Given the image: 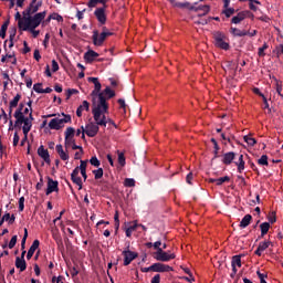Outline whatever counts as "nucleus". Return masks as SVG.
Segmentation results:
<instances>
[{
  "label": "nucleus",
  "instance_id": "nucleus-3",
  "mask_svg": "<svg viewBox=\"0 0 283 283\" xmlns=\"http://www.w3.org/2000/svg\"><path fill=\"white\" fill-rule=\"evenodd\" d=\"M214 45L219 48V50H224L226 52L231 49L229 44V39L223 32L217 31L213 33Z\"/></svg>",
  "mask_w": 283,
  "mask_h": 283
},
{
  "label": "nucleus",
  "instance_id": "nucleus-44",
  "mask_svg": "<svg viewBox=\"0 0 283 283\" xmlns=\"http://www.w3.org/2000/svg\"><path fill=\"white\" fill-rule=\"evenodd\" d=\"M13 116H14L15 120L25 118V115L23 114V112H21V109H17L14 112Z\"/></svg>",
  "mask_w": 283,
  "mask_h": 283
},
{
  "label": "nucleus",
  "instance_id": "nucleus-27",
  "mask_svg": "<svg viewBox=\"0 0 283 283\" xmlns=\"http://www.w3.org/2000/svg\"><path fill=\"white\" fill-rule=\"evenodd\" d=\"M260 229H261V235L259 238H264V235L269 233V229H271V223L263 222L260 224Z\"/></svg>",
  "mask_w": 283,
  "mask_h": 283
},
{
  "label": "nucleus",
  "instance_id": "nucleus-30",
  "mask_svg": "<svg viewBox=\"0 0 283 283\" xmlns=\"http://www.w3.org/2000/svg\"><path fill=\"white\" fill-rule=\"evenodd\" d=\"M235 165L238 167L239 174H242V171L244 169V165H245V163H244V155H240L239 156V160H238V163H235Z\"/></svg>",
  "mask_w": 283,
  "mask_h": 283
},
{
  "label": "nucleus",
  "instance_id": "nucleus-28",
  "mask_svg": "<svg viewBox=\"0 0 283 283\" xmlns=\"http://www.w3.org/2000/svg\"><path fill=\"white\" fill-rule=\"evenodd\" d=\"M230 180H231V177L224 176L218 179H210V182H216V185L220 187L221 185H224V182H229Z\"/></svg>",
  "mask_w": 283,
  "mask_h": 283
},
{
  "label": "nucleus",
  "instance_id": "nucleus-8",
  "mask_svg": "<svg viewBox=\"0 0 283 283\" xmlns=\"http://www.w3.org/2000/svg\"><path fill=\"white\" fill-rule=\"evenodd\" d=\"M43 6V1L34 2V0H31V3L22 12L23 17H32V14H36L39 12V9Z\"/></svg>",
  "mask_w": 283,
  "mask_h": 283
},
{
  "label": "nucleus",
  "instance_id": "nucleus-47",
  "mask_svg": "<svg viewBox=\"0 0 283 283\" xmlns=\"http://www.w3.org/2000/svg\"><path fill=\"white\" fill-rule=\"evenodd\" d=\"M101 91H96L95 88L92 91L91 96L93 97V107H96V96L98 97Z\"/></svg>",
  "mask_w": 283,
  "mask_h": 283
},
{
  "label": "nucleus",
  "instance_id": "nucleus-34",
  "mask_svg": "<svg viewBox=\"0 0 283 283\" xmlns=\"http://www.w3.org/2000/svg\"><path fill=\"white\" fill-rule=\"evenodd\" d=\"M178 8H180L181 10H191L192 12L195 10V6L189 2H179Z\"/></svg>",
  "mask_w": 283,
  "mask_h": 283
},
{
  "label": "nucleus",
  "instance_id": "nucleus-48",
  "mask_svg": "<svg viewBox=\"0 0 283 283\" xmlns=\"http://www.w3.org/2000/svg\"><path fill=\"white\" fill-rule=\"evenodd\" d=\"M91 165H93V167H101V161L98 160V158L96 156H93L90 159Z\"/></svg>",
  "mask_w": 283,
  "mask_h": 283
},
{
  "label": "nucleus",
  "instance_id": "nucleus-58",
  "mask_svg": "<svg viewBox=\"0 0 283 283\" xmlns=\"http://www.w3.org/2000/svg\"><path fill=\"white\" fill-rule=\"evenodd\" d=\"M21 138L19 137V133H14V135H13V147H17V145H19V140H20Z\"/></svg>",
  "mask_w": 283,
  "mask_h": 283
},
{
  "label": "nucleus",
  "instance_id": "nucleus-38",
  "mask_svg": "<svg viewBox=\"0 0 283 283\" xmlns=\"http://www.w3.org/2000/svg\"><path fill=\"white\" fill-rule=\"evenodd\" d=\"M19 101H21V94H17L13 99L9 103L11 107H18Z\"/></svg>",
  "mask_w": 283,
  "mask_h": 283
},
{
  "label": "nucleus",
  "instance_id": "nucleus-59",
  "mask_svg": "<svg viewBox=\"0 0 283 283\" xmlns=\"http://www.w3.org/2000/svg\"><path fill=\"white\" fill-rule=\"evenodd\" d=\"M52 72H59V62L52 60Z\"/></svg>",
  "mask_w": 283,
  "mask_h": 283
},
{
  "label": "nucleus",
  "instance_id": "nucleus-54",
  "mask_svg": "<svg viewBox=\"0 0 283 283\" xmlns=\"http://www.w3.org/2000/svg\"><path fill=\"white\" fill-rule=\"evenodd\" d=\"M77 167L80 168V171L87 170V160H81L80 166Z\"/></svg>",
  "mask_w": 283,
  "mask_h": 283
},
{
  "label": "nucleus",
  "instance_id": "nucleus-50",
  "mask_svg": "<svg viewBox=\"0 0 283 283\" xmlns=\"http://www.w3.org/2000/svg\"><path fill=\"white\" fill-rule=\"evenodd\" d=\"M118 164H119L122 167H125V154H123V153H119V154H118Z\"/></svg>",
  "mask_w": 283,
  "mask_h": 283
},
{
  "label": "nucleus",
  "instance_id": "nucleus-61",
  "mask_svg": "<svg viewBox=\"0 0 283 283\" xmlns=\"http://www.w3.org/2000/svg\"><path fill=\"white\" fill-rule=\"evenodd\" d=\"M25 119H15L14 127H21L25 123Z\"/></svg>",
  "mask_w": 283,
  "mask_h": 283
},
{
  "label": "nucleus",
  "instance_id": "nucleus-56",
  "mask_svg": "<svg viewBox=\"0 0 283 283\" xmlns=\"http://www.w3.org/2000/svg\"><path fill=\"white\" fill-rule=\"evenodd\" d=\"M196 25H207L209 23V20L207 19H199L195 21Z\"/></svg>",
  "mask_w": 283,
  "mask_h": 283
},
{
  "label": "nucleus",
  "instance_id": "nucleus-53",
  "mask_svg": "<svg viewBox=\"0 0 283 283\" xmlns=\"http://www.w3.org/2000/svg\"><path fill=\"white\" fill-rule=\"evenodd\" d=\"M117 103L120 105V108L124 109V114L127 112V104L125 103V99L119 98Z\"/></svg>",
  "mask_w": 283,
  "mask_h": 283
},
{
  "label": "nucleus",
  "instance_id": "nucleus-64",
  "mask_svg": "<svg viewBox=\"0 0 283 283\" xmlns=\"http://www.w3.org/2000/svg\"><path fill=\"white\" fill-rule=\"evenodd\" d=\"M276 54H277V56L283 54V44H280V45L276 46Z\"/></svg>",
  "mask_w": 283,
  "mask_h": 283
},
{
  "label": "nucleus",
  "instance_id": "nucleus-24",
  "mask_svg": "<svg viewBox=\"0 0 283 283\" xmlns=\"http://www.w3.org/2000/svg\"><path fill=\"white\" fill-rule=\"evenodd\" d=\"M230 34H232V36H247L249 34V31L231 27Z\"/></svg>",
  "mask_w": 283,
  "mask_h": 283
},
{
  "label": "nucleus",
  "instance_id": "nucleus-17",
  "mask_svg": "<svg viewBox=\"0 0 283 283\" xmlns=\"http://www.w3.org/2000/svg\"><path fill=\"white\" fill-rule=\"evenodd\" d=\"M247 17H249V11H241L231 19V23H234V25H238L239 23H242V21H244Z\"/></svg>",
  "mask_w": 283,
  "mask_h": 283
},
{
  "label": "nucleus",
  "instance_id": "nucleus-14",
  "mask_svg": "<svg viewBox=\"0 0 283 283\" xmlns=\"http://www.w3.org/2000/svg\"><path fill=\"white\" fill-rule=\"evenodd\" d=\"M80 168L75 167L74 170L71 174V180L74 182V185H77L78 190L83 189V179L78 177Z\"/></svg>",
  "mask_w": 283,
  "mask_h": 283
},
{
  "label": "nucleus",
  "instance_id": "nucleus-41",
  "mask_svg": "<svg viewBox=\"0 0 283 283\" xmlns=\"http://www.w3.org/2000/svg\"><path fill=\"white\" fill-rule=\"evenodd\" d=\"M95 180H101L103 178V168H98L96 170H93Z\"/></svg>",
  "mask_w": 283,
  "mask_h": 283
},
{
  "label": "nucleus",
  "instance_id": "nucleus-25",
  "mask_svg": "<svg viewBox=\"0 0 283 283\" xmlns=\"http://www.w3.org/2000/svg\"><path fill=\"white\" fill-rule=\"evenodd\" d=\"M252 220H253V217H252L251 214H245V216L242 218V220H241L239 227H240L241 229H247V227H249V224H251V221H252Z\"/></svg>",
  "mask_w": 283,
  "mask_h": 283
},
{
  "label": "nucleus",
  "instance_id": "nucleus-29",
  "mask_svg": "<svg viewBox=\"0 0 283 283\" xmlns=\"http://www.w3.org/2000/svg\"><path fill=\"white\" fill-rule=\"evenodd\" d=\"M210 142L213 144V158L212 160H216V158H220L219 151H220V146L218 145V142L216 140V138H211Z\"/></svg>",
  "mask_w": 283,
  "mask_h": 283
},
{
  "label": "nucleus",
  "instance_id": "nucleus-12",
  "mask_svg": "<svg viewBox=\"0 0 283 283\" xmlns=\"http://www.w3.org/2000/svg\"><path fill=\"white\" fill-rule=\"evenodd\" d=\"M114 96H116V93L109 86H106V90L98 94L97 105H101V98L104 99V103H107V101H109V98H114Z\"/></svg>",
  "mask_w": 283,
  "mask_h": 283
},
{
  "label": "nucleus",
  "instance_id": "nucleus-31",
  "mask_svg": "<svg viewBox=\"0 0 283 283\" xmlns=\"http://www.w3.org/2000/svg\"><path fill=\"white\" fill-rule=\"evenodd\" d=\"M221 14H224V17L227 19H231V17H233V14H235V9L234 8H224V10H222Z\"/></svg>",
  "mask_w": 283,
  "mask_h": 283
},
{
  "label": "nucleus",
  "instance_id": "nucleus-42",
  "mask_svg": "<svg viewBox=\"0 0 283 283\" xmlns=\"http://www.w3.org/2000/svg\"><path fill=\"white\" fill-rule=\"evenodd\" d=\"M264 50H269V44L266 42H264V44L262 45V48H259V56H266V53H264Z\"/></svg>",
  "mask_w": 283,
  "mask_h": 283
},
{
  "label": "nucleus",
  "instance_id": "nucleus-16",
  "mask_svg": "<svg viewBox=\"0 0 283 283\" xmlns=\"http://www.w3.org/2000/svg\"><path fill=\"white\" fill-rule=\"evenodd\" d=\"M38 156H40V158H42L44 160V163H46V165H50V163H52L50 160V151H48V149H45V147L43 145H41L38 148Z\"/></svg>",
  "mask_w": 283,
  "mask_h": 283
},
{
  "label": "nucleus",
  "instance_id": "nucleus-18",
  "mask_svg": "<svg viewBox=\"0 0 283 283\" xmlns=\"http://www.w3.org/2000/svg\"><path fill=\"white\" fill-rule=\"evenodd\" d=\"M203 12L199 14V17H206V14H209L211 12V7L209 4H199L198 7L195 6V9H192V12Z\"/></svg>",
  "mask_w": 283,
  "mask_h": 283
},
{
  "label": "nucleus",
  "instance_id": "nucleus-23",
  "mask_svg": "<svg viewBox=\"0 0 283 283\" xmlns=\"http://www.w3.org/2000/svg\"><path fill=\"white\" fill-rule=\"evenodd\" d=\"M101 3L102 8H107V3H109V0H90L87 2L88 8H96Z\"/></svg>",
  "mask_w": 283,
  "mask_h": 283
},
{
  "label": "nucleus",
  "instance_id": "nucleus-33",
  "mask_svg": "<svg viewBox=\"0 0 283 283\" xmlns=\"http://www.w3.org/2000/svg\"><path fill=\"white\" fill-rule=\"evenodd\" d=\"M138 229V223H134L133 226H129L125 231H126V238H132V233Z\"/></svg>",
  "mask_w": 283,
  "mask_h": 283
},
{
  "label": "nucleus",
  "instance_id": "nucleus-49",
  "mask_svg": "<svg viewBox=\"0 0 283 283\" xmlns=\"http://www.w3.org/2000/svg\"><path fill=\"white\" fill-rule=\"evenodd\" d=\"M23 209H25V197L19 199V211H23Z\"/></svg>",
  "mask_w": 283,
  "mask_h": 283
},
{
  "label": "nucleus",
  "instance_id": "nucleus-15",
  "mask_svg": "<svg viewBox=\"0 0 283 283\" xmlns=\"http://www.w3.org/2000/svg\"><path fill=\"white\" fill-rule=\"evenodd\" d=\"M54 191H59V181L48 177V188H46V196H50V193H54Z\"/></svg>",
  "mask_w": 283,
  "mask_h": 283
},
{
  "label": "nucleus",
  "instance_id": "nucleus-5",
  "mask_svg": "<svg viewBox=\"0 0 283 283\" xmlns=\"http://www.w3.org/2000/svg\"><path fill=\"white\" fill-rule=\"evenodd\" d=\"M114 33L113 32H102L98 33V30H94L93 31V44L96 45V48H101V45H103V43H105L107 36H113Z\"/></svg>",
  "mask_w": 283,
  "mask_h": 283
},
{
  "label": "nucleus",
  "instance_id": "nucleus-9",
  "mask_svg": "<svg viewBox=\"0 0 283 283\" xmlns=\"http://www.w3.org/2000/svg\"><path fill=\"white\" fill-rule=\"evenodd\" d=\"M107 7H99L94 11V17L97 19L99 25H105V23H107V13H105Z\"/></svg>",
  "mask_w": 283,
  "mask_h": 283
},
{
  "label": "nucleus",
  "instance_id": "nucleus-6",
  "mask_svg": "<svg viewBox=\"0 0 283 283\" xmlns=\"http://www.w3.org/2000/svg\"><path fill=\"white\" fill-rule=\"evenodd\" d=\"M99 127L101 125L98 124V122H90L88 124H86L84 132L86 136H88V138H94L98 134L101 129Z\"/></svg>",
  "mask_w": 283,
  "mask_h": 283
},
{
  "label": "nucleus",
  "instance_id": "nucleus-10",
  "mask_svg": "<svg viewBox=\"0 0 283 283\" xmlns=\"http://www.w3.org/2000/svg\"><path fill=\"white\" fill-rule=\"evenodd\" d=\"M74 134H76V130L74 129V127H67L65 133H64V145L65 148L67 149V147L72 146V143H74Z\"/></svg>",
  "mask_w": 283,
  "mask_h": 283
},
{
  "label": "nucleus",
  "instance_id": "nucleus-62",
  "mask_svg": "<svg viewBox=\"0 0 283 283\" xmlns=\"http://www.w3.org/2000/svg\"><path fill=\"white\" fill-rule=\"evenodd\" d=\"M85 12H86V9H84L82 11L77 9L76 18L78 19V21H81V19H83V14H85Z\"/></svg>",
  "mask_w": 283,
  "mask_h": 283
},
{
  "label": "nucleus",
  "instance_id": "nucleus-46",
  "mask_svg": "<svg viewBox=\"0 0 283 283\" xmlns=\"http://www.w3.org/2000/svg\"><path fill=\"white\" fill-rule=\"evenodd\" d=\"M43 83H36L33 85V90L34 92H36V94H43Z\"/></svg>",
  "mask_w": 283,
  "mask_h": 283
},
{
  "label": "nucleus",
  "instance_id": "nucleus-7",
  "mask_svg": "<svg viewBox=\"0 0 283 283\" xmlns=\"http://www.w3.org/2000/svg\"><path fill=\"white\" fill-rule=\"evenodd\" d=\"M155 260H157V262H170V260H176V254H169V252H165V250L159 249V251L155 252Z\"/></svg>",
  "mask_w": 283,
  "mask_h": 283
},
{
  "label": "nucleus",
  "instance_id": "nucleus-21",
  "mask_svg": "<svg viewBox=\"0 0 283 283\" xmlns=\"http://www.w3.org/2000/svg\"><path fill=\"white\" fill-rule=\"evenodd\" d=\"M233 160H235V153L229 151V153L223 154L221 163L223 165H231V163H233Z\"/></svg>",
  "mask_w": 283,
  "mask_h": 283
},
{
  "label": "nucleus",
  "instance_id": "nucleus-57",
  "mask_svg": "<svg viewBox=\"0 0 283 283\" xmlns=\"http://www.w3.org/2000/svg\"><path fill=\"white\" fill-rule=\"evenodd\" d=\"M22 127L25 128V129H32V123L30 122V118H27L24 120V124H23Z\"/></svg>",
  "mask_w": 283,
  "mask_h": 283
},
{
  "label": "nucleus",
  "instance_id": "nucleus-63",
  "mask_svg": "<svg viewBox=\"0 0 283 283\" xmlns=\"http://www.w3.org/2000/svg\"><path fill=\"white\" fill-rule=\"evenodd\" d=\"M150 283H160V274H156V275L151 279Z\"/></svg>",
  "mask_w": 283,
  "mask_h": 283
},
{
  "label": "nucleus",
  "instance_id": "nucleus-55",
  "mask_svg": "<svg viewBox=\"0 0 283 283\" xmlns=\"http://www.w3.org/2000/svg\"><path fill=\"white\" fill-rule=\"evenodd\" d=\"M80 107H82V111L85 109V112H90V102L83 101Z\"/></svg>",
  "mask_w": 283,
  "mask_h": 283
},
{
  "label": "nucleus",
  "instance_id": "nucleus-35",
  "mask_svg": "<svg viewBox=\"0 0 283 283\" xmlns=\"http://www.w3.org/2000/svg\"><path fill=\"white\" fill-rule=\"evenodd\" d=\"M243 140H244V143H247L248 145H250V147H253V146H255V145L258 144V140H255V138H253V137H251V136H249V135H245V136L243 137Z\"/></svg>",
  "mask_w": 283,
  "mask_h": 283
},
{
  "label": "nucleus",
  "instance_id": "nucleus-32",
  "mask_svg": "<svg viewBox=\"0 0 283 283\" xmlns=\"http://www.w3.org/2000/svg\"><path fill=\"white\" fill-rule=\"evenodd\" d=\"M231 266H238L240 269L242 266V256L240 255L232 256Z\"/></svg>",
  "mask_w": 283,
  "mask_h": 283
},
{
  "label": "nucleus",
  "instance_id": "nucleus-37",
  "mask_svg": "<svg viewBox=\"0 0 283 283\" xmlns=\"http://www.w3.org/2000/svg\"><path fill=\"white\" fill-rule=\"evenodd\" d=\"M259 165H262L263 167H269V156L262 155L261 158L258 160Z\"/></svg>",
  "mask_w": 283,
  "mask_h": 283
},
{
  "label": "nucleus",
  "instance_id": "nucleus-4",
  "mask_svg": "<svg viewBox=\"0 0 283 283\" xmlns=\"http://www.w3.org/2000/svg\"><path fill=\"white\" fill-rule=\"evenodd\" d=\"M62 116H64V118L56 117L51 119L49 123V128L55 129L56 132H59V129H63L65 127V123H72L71 115H66L65 113H62Z\"/></svg>",
  "mask_w": 283,
  "mask_h": 283
},
{
  "label": "nucleus",
  "instance_id": "nucleus-13",
  "mask_svg": "<svg viewBox=\"0 0 283 283\" xmlns=\"http://www.w3.org/2000/svg\"><path fill=\"white\" fill-rule=\"evenodd\" d=\"M170 271H174V268L165 263L158 262L153 264V273H169Z\"/></svg>",
  "mask_w": 283,
  "mask_h": 283
},
{
  "label": "nucleus",
  "instance_id": "nucleus-60",
  "mask_svg": "<svg viewBox=\"0 0 283 283\" xmlns=\"http://www.w3.org/2000/svg\"><path fill=\"white\" fill-rule=\"evenodd\" d=\"M256 275H258L260 282H262V280H265V277H269V274H264L260 271H256Z\"/></svg>",
  "mask_w": 283,
  "mask_h": 283
},
{
  "label": "nucleus",
  "instance_id": "nucleus-52",
  "mask_svg": "<svg viewBox=\"0 0 283 283\" xmlns=\"http://www.w3.org/2000/svg\"><path fill=\"white\" fill-rule=\"evenodd\" d=\"M59 156L61 160H70V155L65 153V150H62L61 153H59Z\"/></svg>",
  "mask_w": 283,
  "mask_h": 283
},
{
  "label": "nucleus",
  "instance_id": "nucleus-51",
  "mask_svg": "<svg viewBox=\"0 0 283 283\" xmlns=\"http://www.w3.org/2000/svg\"><path fill=\"white\" fill-rule=\"evenodd\" d=\"M9 249H14L17 247V235H13L9 242Z\"/></svg>",
  "mask_w": 283,
  "mask_h": 283
},
{
  "label": "nucleus",
  "instance_id": "nucleus-26",
  "mask_svg": "<svg viewBox=\"0 0 283 283\" xmlns=\"http://www.w3.org/2000/svg\"><path fill=\"white\" fill-rule=\"evenodd\" d=\"M9 34V48H14V36H17V27L10 28Z\"/></svg>",
  "mask_w": 283,
  "mask_h": 283
},
{
  "label": "nucleus",
  "instance_id": "nucleus-19",
  "mask_svg": "<svg viewBox=\"0 0 283 283\" xmlns=\"http://www.w3.org/2000/svg\"><path fill=\"white\" fill-rule=\"evenodd\" d=\"M98 59V53L94 50H88L86 53H84V61L86 63H94Z\"/></svg>",
  "mask_w": 283,
  "mask_h": 283
},
{
  "label": "nucleus",
  "instance_id": "nucleus-45",
  "mask_svg": "<svg viewBox=\"0 0 283 283\" xmlns=\"http://www.w3.org/2000/svg\"><path fill=\"white\" fill-rule=\"evenodd\" d=\"M28 240V228H24V235L21 241V250L23 251L25 249V242Z\"/></svg>",
  "mask_w": 283,
  "mask_h": 283
},
{
  "label": "nucleus",
  "instance_id": "nucleus-39",
  "mask_svg": "<svg viewBox=\"0 0 283 283\" xmlns=\"http://www.w3.org/2000/svg\"><path fill=\"white\" fill-rule=\"evenodd\" d=\"M124 187H136V180L134 178H126L124 180Z\"/></svg>",
  "mask_w": 283,
  "mask_h": 283
},
{
  "label": "nucleus",
  "instance_id": "nucleus-11",
  "mask_svg": "<svg viewBox=\"0 0 283 283\" xmlns=\"http://www.w3.org/2000/svg\"><path fill=\"white\" fill-rule=\"evenodd\" d=\"M122 255H124V266H129V264H132V262L138 258V253L130 250H124Z\"/></svg>",
  "mask_w": 283,
  "mask_h": 283
},
{
  "label": "nucleus",
  "instance_id": "nucleus-36",
  "mask_svg": "<svg viewBox=\"0 0 283 283\" xmlns=\"http://www.w3.org/2000/svg\"><path fill=\"white\" fill-rule=\"evenodd\" d=\"M8 25H10V20L4 21L1 25V39H6V32H8Z\"/></svg>",
  "mask_w": 283,
  "mask_h": 283
},
{
  "label": "nucleus",
  "instance_id": "nucleus-2",
  "mask_svg": "<svg viewBox=\"0 0 283 283\" xmlns=\"http://www.w3.org/2000/svg\"><path fill=\"white\" fill-rule=\"evenodd\" d=\"M107 112H109V104L105 103V99L101 97V104H97L92 109L93 118L99 127H107V116H105Z\"/></svg>",
  "mask_w": 283,
  "mask_h": 283
},
{
  "label": "nucleus",
  "instance_id": "nucleus-20",
  "mask_svg": "<svg viewBox=\"0 0 283 283\" xmlns=\"http://www.w3.org/2000/svg\"><path fill=\"white\" fill-rule=\"evenodd\" d=\"M40 244H41V242L38 239H35L33 241V243L31 244V247L27 253V260H32V256L34 255L36 249H39Z\"/></svg>",
  "mask_w": 283,
  "mask_h": 283
},
{
  "label": "nucleus",
  "instance_id": "nucleus-22",
  "mask_svg": "<svg viewBox=\"0 0 283 283\" xmlns=\"http://www.w3.org/2000/svg\"><path fill=\"white\" fill-rule=\"evenodd\" d=\"M15 268L20 269V272L23 273L25 269H28V263L25 262V259H21L20 256L15 258Z\"/></svg>",
  "mask_w": 283,
  "mask_h": 283
},
{
  "label": "nucleus",
  "instance_id": "nucleus-43",
  "mask_svg": "<svg viewBox=\"0 0 283 283\" xmlns=\"http://www.w3.org/2000/svg\"><path fill=\"white\" fill-rule=\"evenodd\" d=\"M73 94H78V90H76V88H69L66 91V101H70V98H72Z\"/></svg>",
  "mask_w": 283,
  "mask_h": 283
},
{
  "label": "nucleus",
  "instance_id": "nucleus-1",
  "mask_svg": "<svg viewBox=\"0 0 283 283\" xmlns=\"http://www.w3.org/2000/svg\"><path fill=\"white\" fill-rule=\"evenodd\" d=\"M45 17H48V11L35 13L33 17H24V22H18V28L22 32H31L33 39H36L41 34V31H36V28L41 25Z\"/></svg>",
  "mask_w": 283,
  "mask_h": 283
},
{
  "label": "nucleus",
  "instance_id": "nucleus-40",
  "mask_svg": "<svg viewBox=\"0 0 283 283\" xmlns=\"http://www.w3.org/2000/svg\"><path fill=\"white\" fill-rule=\"evenodd\" d=\"M271 247V241H262L259 243L260 251H266Z\"/></svg>",
  "mask_w": 283,
  "mask_h": 283
}]
</instances>
